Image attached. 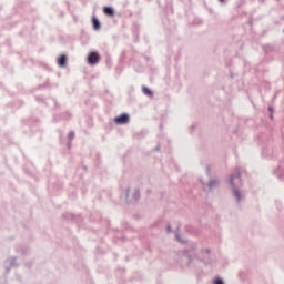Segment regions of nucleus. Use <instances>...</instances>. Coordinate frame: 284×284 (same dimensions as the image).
<instances>
[{
  "instance_id": "nucleus-3",
  "label": "nucleus",
  "mask_w": 284,
  "mask_h": 284,
  "mask_svg": "<svg viewBox=\"0 0 284 284\" xmlns=\"http://www.w3.org/2000/svg\"><path fill=\"white\" fill-rule=\"evenodd\" d=\"M92 26L93 30H101V22L95 17L92 18Z\"/></svg>"
},
{
  "instance_id": "nucleus-15",
  "label": "nucleus",
  "mask_w": 284,
  "mask_h": 284,
  "mask_svg": "<svg viewBox=\"0 0 284 284\" xmlns=\"http://www.w3.org/2000/svg\"><path fill=\"white\" fill-rule=\"evenodd\" d=\"M220 1H224V0H220Z\"/></svg>"
},
{
  "instance_id": "nucleus-13",
  "label": "nucleus",
  "mask_w": 284,
  "mask_h": 284,
  "mask_svg": "<svg viewBox=\"0 0 284 284\" xmlns=\"http://www.w3.org/2000/svg\"><path fill=\"white\" fill-rule=\"evenodd\" d=\"M214 184V182H210V186L212 187V185Z\"/></svg>"
},
{
  "instance_id": "nucleus-8",
  "label": "nucleus",
  "mask_w": 284,
  "mask_h": 284,
  "mask_svg": "<svg viewBox=\"0 0 284 284\" xmlns=\"http://www.w3.org/2000/svg\"><path fill=\"white\" fill-rule=\"evenodd\" d=\"M214 284H223V281H222L221 278H216V280L214 281Z\"/></svg>"
},
{
  "instance_id": "nucleus-11",
  "label": "nucleus",
  "mask_w": 284,
  "mask_h": 284,
  "mask_svg": "<svg viewBox=\"0 0 284 284\" xmlns=\"http://www.w3.org/2000/svg\"><path fill=\"white\" fill-rule=\"evenodd\" d=\"M73 136H74V133H71V134H70V138L72 139Z\"/></svg>"
},
{
  "instance_id": "nucleus-1",
  "label": "nucleus",
  "mask_w": 284,
  "mask_h": 284,
  "mask_svg": "<svg viewBox=\"0 0 284 284\" xmlns=\"http://www.w3.org/2000/svg\"><path fill=\"white\" fill-rule=\"evenodd\" d=\"M99 61H101V55H99L98 52H91L88 55V63L90 65H97V63H99Z\"/></svg>"
},
{
  "instance_id": "nucleus-4",
  "label": "nucleus",
  "mask_w": 284,
  "mask_h": 284,
  "mask_svg": "<svg viewBox=\"0 0 284 284\" xmlns=\"http://www.w3.org/2000/svg\"><path fill=\"white\" fill-rule=\"evenodd\" d=\"M103 12L108 17H113L114 16V10L112 8H110V7H104Z\"/></svg>"
},
{
  "instance_id": "nucleus-6",
  "label": "nucleus",
  "mask_w": 284,
  "mask_h": 284,
  "mask_svg": "<svg viewBox=\"0 0 284 284\" xmlns=\"http://www.w3.org/2000/svg\"><path fill=\"white\" fill-rule=\"evenodd\" d=\"M142 92H144L146 97H152V91H150V89H148L146 87H143Z\"/></svg>"
},
{
  "instance_id": "nucleus-2",
  "label": "nucleus",
  "mask_w": 284,
  "mask_h": 284,
  "mask_svg": "<svg viewBox=\"0 0 284 284\" xmlns=\"http://www.w3.org/2000/svg\"><path fill=\"white\" fill-rule=\"evenodd\" d=\"M130 121V116L128 114H121L120 116L114 119V122L118 123V125H123Z\"/></svg>"
},
{
  "instance_id": "nucleus-9",
  "label": "nucleus",
  "mask_w": 284,
  "mask_h": 284,
  "mask_svg": "<svg viewBox=\"0 0 284 284\" xmlns=\"http://www.w3.org/2000/svg\"><path fill=\"white\" fill-rule=\"evenodd\" d=\"M230 182L232 185H234V176L231 178Z\"/></svg>"
},
{
  "instance_id": "nucleus-12",
  "label": "nucleus",
  "mask_w": 284,
  "mask_h": 284,
  "mask_svg": "<svg viewBox=\"0 0 284 284\" xmlns=\"http://www.w3.org/2000/svg\"><path fill=\"white\" fill-rule=\"evenodd\" d=\"M240 176H241V174L237 173V174H236V179H239Z\"/></svg>"
},
{
  "instance_id": "nucleus-14",
  "label": "nucleus",
  "mask_w": 284,
  "mask_h": 284,
  "mask_svg": "<svg viewBox=\"0 0 284 284\" xmlns=\"http://www.w3.org/2000/svg\"><path fill=\"white\" fill-rule=\"evenodd\" d=\"M168 230L170 231V226H168Z\"/></svg>"
},
{
  "instance_id": "nucleus-7",
  "label": "nucleus",
  "mask_w": 284,
  "mask_h": 284,
  "mask_svg": "<svg viewBox=\"0 0 284 284\" xmlns=\"http://www.w3.org/2000/svg\"><path fill=\"white\" fill-rule=\"evenodd\" d=\"M234 195L236 196L237 201H241V193L237 190H234Z\"/></svg>"
},
{
  "instance_id": "nucleus-10",
  "label": "nucleus",
  "mask_w": 284,
  "mask_h": 284,
  "mask_svg": "<svg viewBox=\"0 0 284 284\" xmlns=\"http://www.w3.org/2000/svg\"><path fill=\"white\" fill-rule=\"evenodd\" d=\"M178 241H180V243H183V240L179 239V236H176Z\"/></svg>"
},
{
  "instance_id": "nucleus-5",
  "label": "nucleus",
  "mask_w": 284,
  "mask_h": 284,
  "mask_svg": "<svg viewBox=\"0 0 284 284\" xmlns=\"http://www.w3.org/2000/svg\"><path fill=\"white\" fill-rule=\"evenodd\" d=\"M68 61V58L65 55H61L58 59V65H60L61 68H63V65H65V62Z\"/></svg>"
}]
</instances>
